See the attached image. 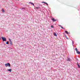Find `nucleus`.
I'll return each instance as SVG.
<instances>
[{
    "label": "nucleus",
    "instance_id": "obj_13",
    "mask_svg": "<svg viewBox=\"0 0 80 80\" xmlns=\"http://www.w3.org/2000/svg\"><path fill=\"white\" fill-rule=\"evenodd\" d=\"M6 44L7 45H8V44H9V41H7L6 43Z\"/></svg>",
    "mask_w": 80,
    "mask_h": 80
},
{
    "label": "nucleus",
    "instance_id": "obj_17",
    "mask_svg": "<svg viewBox=\"0 0 80 80\" xmlns=\"http://www.w3.org/2000/svg\"><path fill=\"white\" fill-rule=\"evenodd\" d=\"M60 27H61V28H62V29L63 28V27H62V26H60Z\"/></svg>",
    "mask_w": 80,
    "mask_h": 80
},
{
    "label": "nucleus",
    "instance_id": "obj_11",
    "mask_svg": "<svg viewBox=\"0 0 80 80\" xmlns=\"http://www.w3.org/2000/svg\"><path fill=\"white\" fill-rule=\"evenodd\" d=\"M65 32L66 33H67V34H68V33H68V31H65Z\"/></svg>",
    "mask_w": 80,
    "mask_h": 80
},
{
    "label": "nucleus",
    "instance_id": "obj_15",
    "mask_svg": "<svg viewBox=\"0 0 80 80\" xmlns=\"http://www.w3.org/2000/svg\"><path fill=\"white\" fill-rule=\"evenodd\" d=\"M77 52L78 53V54H80V52L79 51H78Z\"/></svg>",
    "mask_w": 80,
    "mask_h": 80
},
{
    "label": "nucleus",
    "instance_id": "obj_12",
    "mask_svg": "<svg viewBox=\"0 0 80 80\" xmlns=\"http://www.w3.org/2000/svg\"><path fill=\"white\" fill-rule=\"evenodd\" d=\"M2 12L3 13H4V12H5V10H4L3 9H2Z\"/></svg>",
    "mask_w": 80,
    "mask_h": 80
},
{
    "label": "nucleus",
    "instance_id": "obj_16",
    "mask_svg": "<svg viewBox=\"0 0 80 80\" xmlns=\"http://www.w3.org/2000/svg\"><path fill=\"white\" fill-rule=\"evenodd\" d=\"M75 50H76V52L78 51V50L77 49V48H75Z\"/></svg>",
    "mask_w": 80,
    "mask_h": 80
},
{
    "label": "nucleus",
    "instance_id": "obj_9",
    "mask_svg": "<svg viewBox=\"0 0 80 80\" xmlns=\"http://www.w3.org/2000/svg\"><path fill=\"white\" fill-rule=\"evenodd\" d=\"M54 36H55L56 37H57V34L55 32L54 33Z\"/></svg>",
    "mask_w": 80,
    "mask_h": 80
},
{
    "label": "nucleus",
    "instance_id": "obj_1",
    "mask_svg": "<svg viewBox=\"0 0 80 80\" xmlns=\"http://www.w3.org/2000/svg\"><path fill=\"white\" fill-rule=\"evenodd\" d=\"M1 38L2 39V41H3V42H7V38H6L2 37Z\"/></svg>",
    "mask_w": 80,
    "mask_h": 80
},
{
    "label": "nucleus",
    "instance_id": "obj_19",
    "mask_svg": "<svg viewBox=\"0 0 80 80\" xmlns=\"http://www.w3.org/2000/svg\"><path fill=\"white\" fill-rule=\"evenodd\" d=\"M1 38H2V37H0V40H1Z\"/></svg>",
    "mask_w": 80,
    "mask_h": 80
},
{
    "label": "nucleus",
    "instance_id": "obj_10",
    "mask_svg": "<svg viewBox=\"0 0 80 80\" xmlns=\"http://www.w3.org/2000/svg\"><path fill=\"white\" fill-rule=\"evenodd\" d=\"M29 3H31V5H33V6H34V4L32 2H29Z\"/></svg>",
    "mask_w": 80,
    "mask_h": 80
},
{
    "label": "nucleus",
    "instance_id": "obj_7",
    "mask_svg": "<svg viewBox=\"0 0 80 80\" xmlns=\"http://www.w3.org/2000/svg\"><path fill=\"white\" fill-rule=\"evenodd\" d=\"M42 3H44L45 4H46L47 6L48 5V4L47 3L45 2H42Z\"/></svg>",
    "mask_w": 80,
    "mask_h": 80
},
{
    "label": "nucleus",
    "instance_id": "obj_8",
    "mask_svg": "<svg viewBox=\"0 0 80 80\" xmlns=\"http://www.w3.org/2000/svg\"><path fill=\"white\" fill-rule=\"evenodd\" d=\"M8 71H9L10 72H12V69H8Z\"/></svg>",
    "mask_w": 80,
    "mask_h": 80
},
{
    "label": "nucleus",
    "instance_id": "obj_18",
    "mask_svg": "<svg viewBox=\"0 0 80 80\" xmlns=\"http://www.w3.org/2000/svg\"><path fill=\"white\" fill-rule=\"evenodd\" d=\"M51 28H54V27H53V26L52 25V26H51Z\"/></svg>",
    "mask_w": 80,
    "mask_h": 80
},
{
    "label": "nucleus",
    "instance_id": "obj_6",
    "mask_svg": "<svg viewBox=\"0 0 80 80\" xmlns=\"http://www.w3.org/2000/svg\"><path fill=\"white\" fill-rule=\"evenodd\" d=\"M38 8H40V7H35L34 8V9H38Z\"/></svg>",
    "mask_w": 80,
    "mask_h": 80
},
{
    "label": "nucleus",
    "instance_id": "obj_5",
    "mask_svg": "<svg viewBox=\"0 0 80 80\" xmlns=\"http://www.w3.org/2000/svg\"><path fill=\"white\" fill-rule=\"evenodd\" d=\"M77 64V65H78V68H80V64H79V63H78V62Z\"/></svg>",
    "mask_w": 80,
    "mask_h": 80
},
{
    "label": "nucleus",
    "instance_id": "obj_3",
    "mask_svg": "<svg viewBox=\"0 0 80 80\" xmlns=\"http://www.w3.org/2000/svg\"><path fill=\"white\" fill-rule=\"evenodd\" d=\"M9 42H10L9 43L10 45H12L13 44H12V40L10 38H9Z\"/></svg>",
    "mask_w": 80,
    "mask_h": 80
},
{
    "label": "nucleus",
    "instance_id": "obj_2",
    "mask_svg": "<svg viewBox=\"0 0 80 80\" xmlns=\"http://www.w3.org/2000/svg\"><path fill=\"white\" fill-rule=\"evenodd\" d=\"M5 65L6 67H10V65H11L10 64V63H8L7 64H5Z\"/></svg>",
    "mask_w": 80,
    "mask_h": 80
},
{
    "label": "nucleus",
    "instance_id": "obj_14",
    "mask_svg": "<svg viewBox=\"0 0 80 80\" xmlns=\"http://www.w3.org/2000/svg\"><path fill=\"white\" fill-rule=\"evenodd\" d=\"M71 60V59H70L69 58H68V60H67V61H70Z\"/></svg>",
    "mask_w": 80,
    "mask_h": 80
},
{
    "label": "nucleus",
    "instance_id": "obj_4",
    "mask_svg": "<svg viewBox=\"0 0 80 80\" xmlns=\"http://www.w3.org/2000/svg\"><path fill=\"white\" fill-rule=\"evenodd\" d=\"M51 20H52L53 22H56V21L57 20L56 19H54L53 18H52Z\"/></svg>",
    "mask_w": 80,
    "mask_h": 80
}]
</instances>
